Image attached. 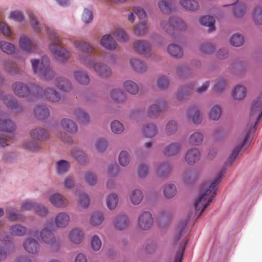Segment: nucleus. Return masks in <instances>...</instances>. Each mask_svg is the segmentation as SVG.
<instances>
[{"mask_svg":"<svg viewBox=\"0 0 262 262\" xmlns=\"http://www.w3.org/2000/svg\"><path fill=\"white\" fill-rule=\"evenodd\" d=\"M225 173V169H222L219 172L215 180L210 184L205 192L202 194V195L196 200L194 204L196 215L198 212L200 211L199 213L197 215V218H199L202 215V213L212 202V200L215 196L216 194V185L220 183Z\"/></svg>","mask_w":262,"mask_h":262,"instance_id":"f257e3e1","label":"nucleus"},{"mask_svg":"<svg viewBox=\"0 0 262 262\" xmlns=\"http://www.w3.org/2000/svg\"><path fill=\"white\" fill-rule=\"evenodd\" d=\"M31 62L34 73L39 74L45 80L49 81L52 79L53 74L50 69V60L48 57H42L40 61L38 59H33Z\"/></svg>","mask_w":262,"mask_h":262,"instance_id":"f03ea898","label":"nucleus"},{"mask_svg":"<svg viewBox=\"0 0 262 262\" xmlns=\"http://www.w3.org/2000/svg\"><path fill=\"white\" fill-rule=\"evenodd\" d=\"M48 33L51 35L52 43L49 45V49L52 53L56 55L59 59L64 61L71 57V53L62 47L56 34L51 29L48 30Z\"/></svg>","mask_w":262,"mask_h":262,"instance_id":"7ed1b4c3","label":"nucleus"},{"mask_svg":"<svg viewBox=\"0 0 262 262\" xmlns=\"http://www.w3.org/2000/svg\"><path fill=\"white\" fill-rule=\"evenodd\" d=\"M82 62L85 66L92 67L96 73L101 77H106L111 75V70L110 67L100 62H95L91 57L84 58Z\"/></svg>","mask_w":262,"mask_h":262,"instance_id":"20e7f679","label":"nucleus"},{"mask_svg":"<svg viewBox=\"0 0 262 262\" xmlns=\"http://www.w3.org/2000/svg\"><path fill=\"white\" fill-rule=\"evenodd\" d=\"M250 115V120H252V122L250 124V126L251 127L253 125V129H254L257 121L262 117V93L256 100L253 101ZM249 125V124H248V126Z\"/></svg>","mask_w":262,"mask_h":262,"instance_id":"39448f33","label":"nucleus"},{"mask_svg":"<svg viewBox=\"0 0 262 262\" xmlns=\"http://www.w3.org/2000/svg\"><path fill=\"white\" fill-rule=\"evenodd\" d=\"M154 219L148 211L142 213L138 217V226L143 230H148L152 226Z\"/></svg>","mask_w":262,"mask_h":262,"instance_id":"423d86ee","label":"nucleus"},{"mask_svg":"<svg viewBox=\"0 0 262 262\" xmlns=\"http://www.w3.org/2000/svg\"><path fill=\"white\" fill-rule=\"evenodd\" d=\"M12 90L14 94L20 97H27L30 94L29 87L21 82H15L12 85Z\"/></svg>","mask_w":262,"mask_h":262,"instance_id":"0eeeda50","label":"nucleus"},{"mask_svg":"<svg viewBox=\"0 0 262 262\" xmlns=\"http://www.w3.org/2000/svg\"><path fill=\"white\" fill-rule=\"evenodd\" d=\"M49 201L54 206L58 208H64L69 205V201L62 194L57 193L51 195Z\"/></svg>","mask_w":262,"mask_h":262,"instance_id":"6e6552de","label":"nucleus"},{"mask_svg":"<svg viewBox=\"0 0 262 262\" xmlns=\"http://www.w3.org/2000/svg\"><path fill=\"white\" fill-rule=\"evenodd\" d=\"M129 224L127 216L124 214H119L116 216L113 221L115 228L117 230H123L127 228Z\"/></svg>","mask_w":262,"mask_h":262,"instance_id":"1a4fd4ad","label":"nucleus"},{"mask_svg":"<svg viewBox=\"0 0 262 262\" xmlns=\"http://www.w3.org/2000/svg\"><path fill=\"white\" fill-rule=\"evenodd\" d=\"M21 209L24 210H29L34 209L40 215H45L48 212L47 209L46 207L38 205L30 201L24 202L21 205Z\"/></svg>","mask_w":262,"mask_h":262,"instance_id":"9d476101","label":"nucleus"},{"mask_svg":"<svg viewBox=\"0 0 262 262\" xmlns=\"http://www.w3.org/2000/svg\"><path fill=\"white\" fill-rule=\"evenodd\" d=\"M24 248L29 253L35 254L38 252L40 246L37 241L29 238L24 243Z\"/></svg>","mask_w":262,"mask_h":262,"instance_id":"9b49d317","label":"nucleus"},{"mask_svg":"<svg viewBox=\"0 0 262 262\" xmlns=\"http://www.w3.org/2000/svg\"><path fill=\"white\" fill-rule=\"evenodd\" d=\"M40 236L42 242L46 244L52 245L56 242L54 234L47 228H45L41 231Z\"/></svg>","mask_w":262,"mask_h":262,"instance_id":"f8f14e48","label":"nucleus"},{"mask_svg":"<svg viewBox=\"0 0 262 262\" xmlns=\"http://www.w3.org/2000/svg\"><path fill=\"white\" fill-rule=\"evenodd\" d=\"M44 96L49 101L56 103L60 101L61 96L60 93L55 89L47 88L44 90Z\"/></svg>","mask_w":262,"mask_h":262,"instance_id":"ddd939ff","label":"nucleus"},{"mask_svg":"<svg viewBox=\"0 0 262 262\" xmlns=\"http://www.w3.org/2000/svg\"><path fill=\"white\" fill-rule=\"evenodd\" d=\"M55 84L60 90L70 92L72 90V85L70 81L64 77H58L56 79Z\"/></svg>","mask_w":262,"mask_h":262,"instance_id":"4468645a","label":"nucleus"},{"mask_svg":"<svg viewBox=\"0 0 262 262\" xmlns=\"http://www.w3.org/2000/svg\"><path fill=\"white\" fill-rule=\"evenodd\" d=\"M100 43L102 47L109 50H114L117 46L116 40L109 34H105L102 36Z\"/></svg>","mask_w":262,"mask_h":262,"instance_id":"2eb2a0df","label":"nucleus"},{"mask_svg":"<svg viewBox=\"0 0 262 262\" xmlns=\"http://www.w3.org/2000/svg\"><path fill=\"white\" fill-rule=\"evenodd\" d=\"M200 157V152L198 148H190L186 153L185 160L189 165L197 162Z\"/></svg>","mask_w":262,"mask_h":262,"instance_id":"dca6fc26","label":"nucleus"},{"mask_svg":"<svg viewBox=\"0 0 262 262\" xmlns=\"http://www.w3.org/2000/svg\"><path fill=\"white\" fill-rule=\"evenodd\" d=\"M70 221L69 214L66 212H60L57 214L55 219V223L58 228L67 227Z\"/></svg>","mask_w":262,"mask_h":262,"instance_id":"f3484780","label":"nucleus"},{"mask_svg":"<svg viewBox=\"0 0 262 262\" xmlns=\"http://www.w3.org/2000/svg\"><path fill=\"white\" fill-rule=\"evenodd\" d=\"M134 50L139 53L145 54L150 50V44L144 40H137L133 45Z\"/></svg>","mask_w":262,"mask_h":262,"instance_id":"a211bd4d","label":"nucleus"},{"mask_svg":"<svg viewBox=\"0 0 262 262\" xmlns=\"http://www.w3.org/2000/svg\"><path fill=\"white\" fill-rule=\"evenodd\" d=\"M173 18L168 19H161L160 22V27L162 29L169 34H172L174 31L175 26L173 21Z\"/></svg>","mask_w":262,"mask_h":262,"instance_id":"6ab92c4d","label":"nucleus"},{"mask_svg":"<svg viewBox=\"0 0 262 262\" xmlns=\"http://www.w3.org/2000/svg\"><path fill=\"white\" fill-rule=\"evenodd\" d=\"M16 126L10 119H0V130L4 132L12 133L15 130Z\"/></svg>","mask_w":262,"mask_h":262,"instance_id":"aec40b11","label":"nucleus"},{"mask_svg":"<svg viewBox=\"0 0 262 262\" xmlns=\"http://www.w3.org/2000/svg\"><path fill=\"white\" fill-rule=\"evenodd\" d=\"M194 113L192 121L194 124H199L202 121V116L200 111L195 106L190 107L187 111L186 116L188 119L191 118V114Z\"/></svg>","mask_w":262,"mask_h":262,"instance_id":"412c9836","label":"nucleus"},{"mask_svg":"<svg viewBox=\"0 0 262 262\" xmlns=\"http://www.w3.org/2000/svg\"><path fill=\"white\" fill-rule=\"evenodd\" d=\"M19 45L21 49L27 51L35 50L36 45L27 36H21L19 39Z\"/></svg>","mask_w":262,"mask_h":262,"instance_id":"4be33fe9","label":"nucleus"},{"mask_svg":"<svg viewBox=\"0 0 262 262\" xmlns=\"http://www.w3.org/2000/svg\"><path fill=\"white\" fill-rule=\"evenodd\" d=\"M32 139L37 140H43L48 138L49 135L45 129L41 128H36L30 132Z\"/></svg>","mask_w":262,"mask_h":262,"instance_id":"5701e85b","label":"nucleus"},{"mask_svg":"<svg viewBox=\"0 0 262 262\" xmlns=\"http://www.w3.org/2000/svg\"><path fill=\"white\" fill-rule=\"evenodd\" d=\"M69 237L73 243L78 244L82 241L83 234L79 229L75 228L70 231Z\"/></svg>","mask_w":262,"mask_h":262,"instance_id":"b1692460","label":"nucleus"},{"mask_svg":"<svg viewBox=\"0 0 262 262\" xmlns=\"http://www.w3.org/2000/svg\"><path fill=\"white\" fill-rule=\"evenodd\" d=\"M73 76L76 81L81 84L86 85L89 83V76L86 72L76 71L74 72Z\"/></svg>","mask_w":262,"mask_h":262,"instance_id":"393cba45","label":"nucleus"},{"mask_svg":"<svg viewBox=\"0 0 262 262\" xmlns=\"http://www.w3.org/2000/svg\"><path fill=\"white\" fill-rule=\"evenodd\" d=\"M4 103L9 108L17 109L18 111H21V108L18 104L17 100L11 95H6L3 98Z\"/></svg>","mask_w":262,"mask_h":262,"instance_id":"a878e982","label":"nucleus"},{"mask_svg":"<svg viewBox=\"0 0 262 262\" xmlns=\"http://www.w3.org/2000/svg\"><path fill=\"white\" fill-rule=\"evenodd\" d=\"M61 125L63 128L71 133H75L77 130L76 124L71 120L63 119L61 121Z\"/></svg>","mask_w":262,"mask_h":262,"instance_id":"bb28decb","label":"nucleus"},{"mask_svg":"<svg viewBox=\"0 0 262 262\" xmlns=\"http://www.w3.org/2000/svg\"><path fill=\"white\" fill-rule=\"evenodd\" d=\"M112 100L116 102L122 103L126 100L125 94L120 89H113L111 92Z\"/></svg>","mask_w":262,"mask_h":262,"instance_id":"cd10ccee","label":"nucleus"},{"mask_svg":"<svg viewBox=\"0 0 262 262\" xmlns=\"http://www.w3.org/2000/svg\"><path fill=\"white\" fill-rule=\"evenodd\" d=\"M180 4L185 9L189 11H196L199 8V5L195 0H181Z\"/></svg>","mask_w":262,"mask_h":262,"instance_id":"c85d7f7f","label":"nucleus"},{"mask_svg":"<svg viewBox=\"0 0 262 262\" xmlns=\"http://www.w3.org/2000/svg\"><path fill=\"white\" fill-rule=\"evenodd\" d=\"M123 87L126 92L132 95H136L139 91V86L132 80H126L123 83Z\"/></svg>","mask_w":262,"mask_h":262,"instance_id":"c756f323","label":"nucleus"},{"mask_svg":"<svg viewBox=\"0 0 262 262\" xmlns=\"http://www.w3.org/2000/svg\"><path fill=\"white\" fill-rule=\"evenodd\" d=\"M204 140L203 135L200 132H195L189 137L188 142L192 146L200 145Z\"/></svg>","mask_w":262,"mask_h":262,"instance_id":"7c9ffc66","label":"nucleus"},{"mask_svg":"<svg viewBox=\"0 0 262 262\" xmlns=\"http://www.w3.org/2000/svg\"><path fill=\"white\" fill-rule=\"evenodd\" d=\"M167 51L170 55L176 58H181L183 55V51L181 48L176 44L169 45Z\"/></svg>","mask_w":262,"mask_h":262,"instance_id":"2f4dec72","label":"nucleus"},{"mask_svg":"<svg viewBox=\"0 0 262 262\" xmlns=\"http://www.w3.org/2000/svg\"><path fill=\"white\" fill-rule=\"evenodd\" d=\"M130 63L133 69L138 72H143L147 69L146 64L138 59L132 58Z\"/></svg>","mask_w":262,"mask_h":262,"instance_id":"473e14b6","label":"nucleus"},{"mask_svg":"<svg viewBox=\"0 0 262 262\" xmlns=\"http://www.w3.org/2000/svg\"><path fill=\"white\" fill-rule=\"evenodd\" d=\"M73 115L78 121L82 123H86L89 121V115L81 108H77L74 112Z\"/></svg>","mask_w":262,"mask_h":262,"instance_id":"72a5a7b5","label":"nucleus"},{"mask_svg":"<svg viewBox=\"0 0 262 262\" xmlns=\"http://www.w3.org/2000/svg\"><path fill=\"white\" fill-rule=\"evenodd\" d=\"M34 114L38 119L42 120L49 117L50 112L46 107L39 106L35 108Z\"/></svg>","mask_w":262,"mask_h":262,"instance_id":"f704fd0d","label":"nucleus"},{"mask_svg":"<svg viewBox=\"0 0 262 262\" xmlns=\"http://www.w3.org/2000/svg\"><path fill=\"white\" fill-rule=\"evenodd\" d=\"M144 135L147 138H152L157 133V128L154 124H148L145 125L142 130Z\"/></svg>","mask_w":262,"mask_h":262,"instance_id":"c9c22d12","label":"nucleus"},{"mask_svg":"<svg viewBox=\"0 0 262 262\" xmlns=\"http://www.w3.org/2000/svg\"><path fill=\"white\" fill-rule=\"evenodd\" d=\"M74 45L76 48L84 52L89 53L94 51V49L91 45L81 40L75 41Z\"/></svg>","mask_w":262,"mask_h":262,"instance_id":"e433bc0d","label":"nucleus"},{"mask_svg":"<svg viewBox=\"0 0 262 262\" xmlns=\"http://www.w3.org/2000/svg\"><path fill=\"white\" fill-rule=\"evenodd\" d=\"M246 94V89L242 85H237L234 89L232 95L234 99L241 100Z\"/></svg>","mask_w":262,"mask_h":262,"instance_id":"4c0bfd02","label":"nucleus"},{"mask_svg":"<svg viewBox=\"0 0 262 262\" xmlns=\"http://www.w3.org/2000/svg\"><path fill=\"white\" fill-rule=\"evenodd\" d=\"M163 193L165 198L170 199L173 197L177 193V189L173 184H168L165 186L163 189Z\"/></svg>","mask_w":262,"mask_h":262,"instance_id":"58836bf2","label":"nucleus"},{"mask_svg":"<svg viewBox=\"0 0 262 262\" xmlns=\"http://www.w3.org/2000/svg\"><path fill=\"white\" fill-rule=\"evenodd\" d=\"M0 48L5 53L11 55L15 52L14 45L6 41H0Z\"/></svg>","mask_w":262,"mask_h":262,"instance_id":"ea45409f","label":"nucleus"},{"mask_svg":"<svg viewBox=\"0 0 262 262\" xmlns=\"http://www.w3.org/2000/svg\"><path fill=\"white\" fill-rule=\"evenodd\" d=\"M200 23L202 25L209 27V31H212L214 30V18L211 16H205L200 19Z\"/></svg>","mask_w":262,"mask_h":262,"instance_id":"a19ab883","label":"nucleus"},{"mask_svg":"<svg viewBox=\"0 0 262 262\" xmlns=\"http://www.w3.org/2000/svg\"><path fill=\"white\" fill-rule=\"evenodd\" d=\"M143 195L142 191L139 189L134 190L130 195L131 202L134 205H138L140 203L143 199Z\"/></svg>","mask_w":262,"mask_h":262,"instance_id":"79ce46f5","label":"nucleus"},{"mask_svg":"<svg viewBox=\"0 0 262 262\" xmlns=\"http://www.w3.org/2000/svg\"><path fill=\"white\" fill-rule=\"evenodd\" d=\"M162 112V109L156 104L151 105L148 110V116L150 118H156L158 117Z\"/></svg>","mask_w":262,"mask_h":262,"instance_id":"37998d69","label":"nucleus"},{"mask_svg":"<svg viewBox=\"0 0 262 262\" xmlns=\"http://www.w3.org/2000/svg\"><path fill=\"white\" fill-rule=\"evenodd\" d=\"M104 221L103 215L101 212H95L93 213L90 218V222L91 225L97 226L102 223Z\"/></svg>","mask_w":262,"mask_h":262,"instance_id":"c03bdc74","label":"nucleus"},{"mask_svg":"<svg viewBox=\"0 0 262 262\" xmlns=\"http://www.w3.org/2000/svg\"><path fill=\"white\" fill-rule=\"evenodd\" d=\"M10 232L12 235L22 236L27 232V229L20 225H16L11 227Z\"/></svg>","mask_w":262,"mask_h":262,"instance_id":"a18cd8bd","label":"nucleus"},{"mask_svg":"<svg viewBox=\"0 0 262 262\" xmlns=\"http://www.w3.org/2000/svg\"><path fill=\"white\" fill-rule=\"evenodd\" d=\"M118 203V197L115 194H111L107 198L106 205L111 210L115 209L117 206Z\"/></svg>","mask_w":262,"mask_h":262,"instance_id":"49530a36","label":"nucleus"},{"mask_svg":"<svg viewBox=\"0 0 262 262\" xmlns=\"http://www.w3.org/2000/svg\"><path fill=\"white\" fill-rule=\"evenodd\" d=\"M70 168V164L66 160H60L57 162V171L59 174L66 172Z\"/></svg>","mask_w":262,"mask_h":262,"instance_id":"de8ad7c7","label":"nucleus"},{"mask_svg":"<svg viewBox=\"0 0 262 262\" xmlns=\"http://www.w3.org/2000/svg\"><path fill=\"white\" fill-rule=\"evenodd\" d=\"M178 129V125L175 121H169L166 125V133L168 135L174 134Z\"/></svg>","mask_w":262,"mask_h":262,"instance_id":"09e8293b","label":"nucleus"},{"mask_svg":"<svg viewBox=\"0 0 262 262\" xmlns=\"http://www.w3.org/2000/svg\"><path fill=\"white\" fill-rule=\"evenodd\" d=\"M253 18L256 24L262 25V8L259 7L255 8Z\"/></svg>","mask_w":262,"mask_h":262,"instance_id":"8fccbe9b","label":"nucleus"},{"mask_svg":"<svg viewBox=\"0 0 262 262\" xmlns=\"http://www.w3.org/2000/svg\"><path fill=\"white\" fill-rule=\"evenodd\" d=\"M221 115V110L217 105L212 107L209 114L210 118L214 120H217L220 118Z\"/></svg>","mask_w":262,"mask_h":262,"instance_id":"3c124183","label":"nucleus"},{"mask_svg":"<svg viewBox=\"0 0 262 262\" xmlns=\"http://www.w3.org/2000/svg\"><path fill=\"white\" fill-rule=\"evenodd\" d=\"M119 161L120 165L123 166L128 165L130 161V158L128 153L125 150H122L120 153Z\"/></svg>","mask_w":262,"mask_h":262,"instance_id":"603ef678","label":"nucleus"},{"mask_svg":"<svg viewBox=\"0 0 262 262\" xmlns=\"http://www.w3.org/2000/svg\"><path fill=\"white\" fill-rule=\"evenodd\" d=\"M244 42V39L243 36L235 34L233 35L230 39V43L232 46L239 47L242 46Z\"/></svg>","mask_w":262,"mask_h":262,"instance_id":"864d4df0","label":"nucleus"},{"mask_svg":"<svg viewBox=\"0 0 262 262\" xmlns=\"http://www.w3.org/2000/svg\"><path fill=\"white\" fill-rule=\"evenodd\" d=\"M187 241L184 244H181L178 250L174 259L172 262H182L185 246L187 244Z\"/></svg>","mask_w":262,"mask_h":262,"instance_id":"5fc2aeb1","label":"nucleus"},{"mask_svg":"<svg viewBox=\"0 0 262 262\" xmlns=\"http://www.w3.org/2000/svg\"><path fill=\"white\" fill-rule=\"evenodd\" d=\"M112 130L115 134H121L124 129L123 125L119 121H114L111 125Z\"/></svg>","mask_w":262,"mask_h":262,"instance_id":"6e6d98bb","label":"nucleus"},{"mask_svg":"<svg viewBox=\"0 0 262 262\" xmlns=\"http://www.w3.org/2000/svg\"><path fill=\"white\" fill-rule=\"evenodd\" d=\"M147 30V22H140L136 26L135 32L138 36L144 34Z\"/></svg>","mask_w":262,"mask_h":262,"instance_id":"4d7b16f0","label":"nucleus"},{"mask_svg":"<svg viewBox=\"0 0 262 262\" xmlns=\"http://www.w3.org/2000/svg\"><path fill=\"white\" fill-rule=\"evenodd\" d=\"M161 11L165 14H169L171 12V5L165 1H160L158 3Z\"/></svg>","mask_w":262,"mask_h":262,"instance_id":"13d9d810","label":"nucleus"},{"mask_svg":"<svg viewBox=\"0 0 262 262\" xmlns=\"http://www.w3.org/2000/svg\"><path fill=\"white\" fill-rule=\"evenodd\" d=\"M242 148H233L229 158L225 163L226 166H231L241 152Z\"/></svg>","mask_w":262,"mask_h":262,"instance_id":"bf43d9fd","label":"nucleus"},{"mask_svg":"<svg viewBox=\"0 0 262 262\" xmlns=\"http://www.w3.org/2000/svg\"><path fill=\"white\" fill-rule=\"evenodd\" d=\"M246 10V8L244 5H238L233 10L234 15L237 18L242 17L245 14Z\"/></svg>","mask_w":262,"mask_h":262,"instance_id":"052dcab7","label":"nucleus"},{"mask_svg":"<svg viewBox=\"0 0 262 262\" xmlns=\"http://www.w3.org/2000/svg\"><path fill=\"white\" fill-rule=\"evenodd\" d=\"M226 85V81L224 79H218L215 81L213 90L216 92H222Z\"/></svg>","mask_w":262,"mask_h":262,"instance_id":"680f3d73","label":"nucleus"},{"mask_svg":"<svg viewBox=\"0 0 262 262\" xmlns=\"http://www.w3.org/2000/svg\"><path fill=\"white\" fill-rule=\"evenodd\" d=\"M134 12L138 16L140 20V22H147V16L144 10L139 7H135L134 8Z\"/></svg>","mask_w":262,"mask_h":262,"instance_id":"e2e57ef3","label":"nucleus"},{"mask_svg":"<svg viewBox=\"0 0 262 262\" xmlns=\"http://www.w3.org/2000/svg\"><path fill=\"white\" fill-rule=\"evenodd\" d=\"M173 21L175 26L174 31L176 30H185L186 29L187 25L185 22L178 18L173 17Z\"/></svg>","mask_w":262,"mask_h":262,"instance_id":"0e129e2a","label":"nucleus"},{"mask_svg":"<svg viewBox=\"0 0 262 262\" xmlns=\"http://www.w3.org/2000/svg\"><path fill=\"white\" fill-rule=\"evenodd\" d=\"M157 85L160 89H165L169 85V79L165 76L159 77L157 79Z\"/></svg>","mask_w":262,"mask_h":262,"instance_id":"69168bd1","label":"nucleus"},{"mask_svg":"<svg viewBox=\"0 0 262 262\" xmlns=\"http://www.w3.org/2000/svg\"><path fill=\"white\" fill-rule=\"evenodd\" d=\"M114 35L120 41H125L128 39L127 34L123 30L120 29H116L114 33Z\"/></svg>","mask_w":262,"mask_h":262,"instance_id":"338daca9","label":"nucleus"},{"mask_svg":"<svg viewBox=\"0 0 262 262\" xmlns=\"http://www.w3.org/2000/svg\"><path fill=\"white\" fill-rule=\"evenodd\" d=\"M90 200L88 195L85 193L79 195V203L81 207L86 208L89 206Z\"/></svg>","mask_w":262,"mask_h":262,"instance_id":"774afa93","label":"nucleus"}]
</instances>
